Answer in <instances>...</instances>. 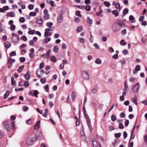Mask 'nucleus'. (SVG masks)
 <instances>
[{
    "instance_id": "nucleus-1",
    "label": "nucleus",
    "mask_w": 147,
    "mask_h": 147,
    "mask_svg": "<svg viewBox=\"0 0 147 147\" xmlns=\"http://www.w3.org/2000/svg\"><path fill=\"white\" fill-rule=\"evenodd\" d=\"M84 114L85 118L86 119L88 127L89 130L91 131H92V128L91 127L90 121L89 119V117L88 114L86 113H85Z\"/></svg>"
},
{
    "instance_id": "nucleus-2",
    "label": "nucleus",
    "mask_w": 147,
    "mask_h": 147,
    "mask_svg": "<svg viewBox=\"0 0 147 147\" xmlns=\"http://www.w3.org/2000/svg\"><path fill=\"white\" fill-rule=\"evenodd\" d=\"M3 125L7 131L10 130L11 129V124L8 121H5L3 122Z\"/></svg>"
},
{
    "instance_id": "nucleus-3",
    "label": "nucleus",
    "mask_w": 147,
    "mask_h": 147,
    "mask_svg": "<svg viewBox=\"0 0 147 147\" xmlns=\"http://www.w3.org/2000/svg\"><path fill=\"white\" fill-rule=\"evenodd\" d=\"M83 78L85 80H88L89 78V75L88 73L86 71H82V72Z\"/></svg>"
},
{
    "instance_id": "nucleus-4",
    "label": "nucleus",
    "mask_w": 147,
    "mask_h": 147,
    "mask_svg": "<svg viewBox=\"0 0 147 147\" xmlns=\"http://www.w3.org/2000/svg\"><path fill=\"white\" fill-rule=\"evenodd\" d=\"M35 141H36V139L34 138H29L27 140L26 143L27 145L30 146L33 144Z\"/></svg>"
},
{
    "instance_id": "nucleus-5",
    "label": "nucleus",
    "mask_w": 147,
    "mask_h": 147,
    "mask_svg": "<svg viewBox=\"0 0 147 147\" xmlns=\"http://www.w3.org/2000/svg\"><path fill=\"white\" fill-rule=\"evenodd\" d=\"M140 87V84L138 83H137L136 85H134L132 88L133 92L134 93L137 92L138 91Z\"/></svg>"
},
{
    "instance_id": "nucleus-6",
    "label": "nucleus",
    "mask_w": 147,
    "mask_h": 147,
    "mask_svg": "<svg viewBox=\"0 0 147 147\" xmlns=\"http://www.w3.org/2000/svg\"><path fill=\"white\" fill-rule=\"evenodd\" d=\"M42 136V134L40 132H37L35 135V137L33 138L36 139V141L40 139Z\"/></svg>"
},
{
    "instance_id": "nucleus-7",
    "label": "nucleus",
    "mask_w": 147,
    "mask_h": 147,
    "mask_svg": "<svg viewBox=\"0 0 147 147\" xmlns=\"http://www.w3.org/2000/svg\"><path fill=\"white\" fill-rule=\"evenodd\" d=\"M19 36H12L11 38V41L14 43H18L19 42Z\"/></svg>"
},
{
    "instance_id": "nucleus-8",
    "label": "nucleus",
    "mask_w": 147,
    "mask_h": 147,
    "mask_svg": "<svg viewBox=\"0 0 147 147\" xmlns=\"http://www.w3.org/2000/svg\"><path fill=\"white\" fill-rule=\"evenodd\" d=\"M92 144L93 147H101L100 144H98L95 138L92 140Z\"/></svg>"
},
{
    "instance_id": "nucleus-9",
    "label": "nucleus",
    "mask_w": 147,
    "mask_h": 147,
    "mask_svg": "<svg viewBox=\"0 0 147 147\" xmlns=\"http://www.w3.org/2000/svg\"><path fill=\"white\" fill-rule=\"evenodd\" d=\"M12 59L10 57H9L8 62L7 63V65L8 68L10 69L11 68L12 66Z\"/></svg>"
},
{
    "instance_id": "nucleus-10",
    "label": "nucleus",
    "mask_w": 147,
    "mask_h": 147,
    "mask_svg": "<svg viewBox=\"0 0 147 147\" xmlns=\"http://www.w3.org/2000/svg\"><path fill=\"white\" fill-rule=\"evenodd\" d=\"M63 13H61L59 16L57 18V22L58 23L61 22L63 20Z\"/></svg>"
},
{
    "instance_id": "nucleus-11",
    "label": "nucleus",
    "mask_w": 147,
    "mask_h": 147,
    "mask_svg": "<svg viewBox=\"0 0 147 147\" xmlns=\"http://www.w3.org/2000/svg\"><path fill=\"white\" fill-rule=\"evenodd\" d=\"M116 23L120 26L121 27L125 26V24L122 20H117L116 21Z\"/></svg>"
},
{
    "instance_id": "nucleus-12",
    "label": "nucleus",
    "mask_w": 147,
    "mask_h": 147,
    "mask_svg": "<svg viewBox=\"0 0 147 147\" xmlns=\"http://www.w3.org/2000/svg\"><path fill=\"white\" fill-rule=\"evenodd\" d=\"M113 31V32H115L120 30V28L117 26L113 25L112 27Z\"/></svg>"
},
{
    "instance_id": "nucleus-13",
    "label": "nucleus",
    "mask_w": 147,
    "mask_h": 147,
    "mask_svg": "<svg viewBox=\"0 0 147 147\" xmlns=\"http://www.w3.org/2000/svg\"><path fill=\"white\" fill-rule=\"evenodd\" d=\"M30 72L29 71H28L27 72L26 74L25 75L24 77L26 79V80H29L30 79Z\"/></svg>"
},
{
    "instance_id": "nucleus-14",
    "label": "nucleus",
    "mask_w": 147,
    "mask_h": 147,
    "mask_svg": "<svg viewBox=\"0 0 147 147\" xmlns=\"http://www.w3.org/2000/svg\"><path fill=\"white\" fill-rule=\"evenodd\" d=\"M43 22L42 19L40 17H38L37 18L36 20V22L39 24H41Z\"/></svg>"
},
{
    "instance_id": "nucleus-15",
    "label": "nucleus",
    "mask_w": 147,
    "mask_h": 147,
    "mask_svg": "<svg viewBox=\"0 0 147 147\" xmlns=\"http://www.w3.org/2000/svg\"><path fill=\"white\" fill-rule=\"evenodd\" d=\"M45 32L44 35L45 37H47L48 36H50L52 35L51 32H49V31H48L45 30Z\"/></svg>"
},
{
    "instance_id": "nucleus-16",
    "label": "nucleus",
    "mask_w": 147,
    "mask_h": 147,
    "mask_svg": "<svg viewBox=\"0 0 147 147\" xmlns=\"http://www.w3.org/2000/svg\"><path fill=\"white\" fill-rule=\"evenodd\" d=\"M40 122V121H38L36 123L34 127V129H38L39 128Z\"/></svg>"
},
{
    "instance_id": "nucleus-17",
    "label": "nucleus",
    "mask_w": 147,
    "mask_h": 147,
    "mask_svg": "<svg viewBox=\"0 0 147 147\" xmlns=\"http://www.w3.org/2000/svg\"><path fill=\"white\" fill-rule=\"evenodd\" d=\"M120 6V4L119 3H117L115 4V7L117 10L118 11V12H119L121 10Z\"/></svg>"
},
{
    "instance_id": "nucleus-18",
    "label": "nucleus",
    "mask_w": 147,
    "mask_h": 147,
    "mask_svg": "<svg viewBox=\"0 0 147 147\" xmlns=\"http://www.w3.org/2000/svg\"><path fill=\"white\" fill-rule=\"evenodd\" d=\"M133 103L135 104L136 105H137V97L135 96L133 98L131 99Z\"/></svg>"
},
{
    "instance_id": "nucleus-19",
    "label": "nucleus",
    "mask_w": 147,
    "mask_h": 147,
    "mask_svg": "<svg viewBox=\"0 0 147 147\" xmlns=\"http://www.w3.org/2000/svg\"><path fill=\"white\" fill-rule=\"evenodd\" d=\"M5 47L6 49L10 47L11 44L9 42L7 41L5 43Z\"/></svg>"
},
{
    "instance_id": "nucleus-20",
    "label": "nucleus",
    "mask_w": 147,
    "mask_h": 147,
    "mask_svg": "<svg viewBox=\"0 0 147 147\" xmlns=\"http://www.w3.org/2000/svg\"><path fill=\"white\" fill-rule=\"evenodd\" d=\"M59 50L58 47L57 46L55 45L53 47V51L54 52L57 53L58 52Z\"/></svg>"
},
{
    "instance_id": "nucleus-21",
    "label": "nucleus",
    "mask_w": 147,
    "mask_h": 147,
    "mask_svg": "<svg viewBox=\"0 0 147 147\" xmlns=\"http://www.w3.org/2000/svg\"><path fill=\"white\" fill-rule=\"evenodd\" d=\"M51 40V38H45L43 40V42L44 43H47L49 41Z\"/></svg>"
},
{
    "instance_id": "nucleus-22",
    "label": "nucleus",
    "mask_w": 147,
    "mask_h": 147,
    "mask_svg": "<svg viewBox=\"0 0 147 147\" xmlns=\"http://www.w3.org/2000/svg\"><path fill=\"white\" fill-rule=\"evenodd\" d=\"M11 84L12 85H14L15 86H16V82L15 81L13 77L11 78Z\"/></svg>"
},
{
    "instance_id": "nucleus-23",
    "label": "nucleus",
    "mask_w": 147,
    "mask_h": 147,
    "mask_svg": "<svg viewBox=\"0 0 147 147\" xmlns=\"http://www.w3.org/2000/svg\"><path fill=\"white\" fill-rule=\"evenodd\" d=\"M7 16V17H14L15 16V13L14 12H11Z\"/></svg>"
},
{
    "instance_id": "nucleus-24",
    "label": "nucleus",
    "mask_w": 147,
    "mask_h": 147,
    "mask_svg": "<svg viewBox=\"0 0 147 147\" xmlns=\"http://www.w3.org/2000/svg\"><path fill=\"white\" fill-rule=\"evenodd\" d=\"M39 94V92L37 90H35L33 92V96H34L36 98L38 97V94Z\"/></svg>"
},
{
    "instance_id": "nucleus-25",
    "label": "nucleus",
    "mask_w": 147,
    "mask_h": 147,
    "mask_svg": "<svg viewBox=\"0 0 147 147\" xmlns=\"http://www.w3.org/2000/svg\"><path fill=\"white\" fill-rule=\"evenodd\" d=\"M112 13L116 17L118 16L119 14L118 12L115 10L112 11Z\"/></svg>"
},
{
    "instance_id": "nucleus-26",
    "label": "nucleus",
    "mask_w": 147,
    "mask_h": 147,
    "mask_svg": "<svg viewBox=\"0 0 147 147\" xmlns=\"http://www.w3.org/2000/svg\"><path fill=\"white\" fill-rule=\"evenodd\" d=\"M51 51L50 50H48L45 54L47 57V59H49L50 57V55L51 54Z\"/></svg>"
},
{
    "instance_id": "nucleus-27",
    "label": "nucleus",
    "mask_w": 147,
    "mask_h": 147,
    "mask_svg": "<svg viewBox=\"0 0 147 147\" xmlns=\"http://www.w3.org/2000/svg\"><path fill=\"white\" fill-rule=\"evenodd\" d=\"M28 107L26 106H24L22 107V109L24 112L27 111L28 110Z\"/></svg>"
},
{
    "instance_id": "nucleus-28",
    "label": "nucleus",
    "mask_w": 147,
    "mask_h": 147,
    "mask_svg": "<svg viewBox=\"0 0 147 147\" xmlns=\"http://www.w3.org/2000/svg\"><path fill=\"white\" fill-rule=\"evenodd\" d=\"M10 94V92L8 91H7L4 95V98H6Z\"/></svg>"
},
{
    "instance_id": "nucleus-29",
    "label": "nucleus",
    "mask_w": 147,
    "mask_h": 147,
    "mask_svg": "<svg viewBox=\"0 0 147 147\" xmlns=\"http://www.w3.org/2000/svg\"><path fill=\"white\" fill-rule=\"evenodd\" d=\"M124 85H125V88L124 89V91H127L128 89V86L127 84V82L126 81H125L124 82Z\"/></svg>"
},
{
    "instance_id": "nucleus-30",
    "label": "nucleus",
    "mask_w": 147,
    "mask_h": 147,
    "mask_svg": "<svg viewBox=\"0 0 147 147\" xmlns=\"http://www.w3.org/2000/svg\"><path fill=\"white\" fill-rule=\"evenodd\" d=\"M87 22L90 25L92 23V20L90 19V17H87Z\"/></svg>"
},
{
    "instance_id": "nucleus-31",
    "label": "nucleus",
    "mask_w": 147,
    "mask_h": 147,
    "mask_svg": "<svg viewBox=\"0 0 147 147\" xmlns=\"http://www.w3.org/2000/svg\"><path fill=\"white\" fill-rule=\"evenodd\" d=\"M51 61L53 62H56L57 61V59L54 56H52L51 57Z\"/></svg>"
},
{
    "instance_id": "nucleus-32",
    "label": "nucleus",
    "mask_w": 147,
    "mask_h": 147,
    "mask_svg": "<svg viewBox=\"0 0 147 147\" xmlns=\"http://www.w3.org/2000/svg\"><path fill=\"white\" fill-rule=\"evenodd\" d=\"M48 112V110L47 109H46L45 110V112L43 115V116L45 117H47Z\"/></svg>"
},
{
    "instance_id": "nucleus-33",
    "label": "nucleus",
    "mask_w": 147,
    "mask_h": 147,
    "mask_svg": "<svg viewBox=\"0 0 147 147\" xmlns=\"http://www.w3.org/2000/svg\"><path fill=\"white\" fill-rule=\"evenodd\" d=\"M43 18L45 20H47L49 18V14H45L43 16Z\"/></svg>"
},
{
    "instance_id": "nucleus-34",
    "label": "nucleus",
    "mask_w": 147,
    "mask_h": 147,
    "mask_svg": "<svg viewBox=\"0 0 147 147\" xmlns=\"http://www.w3.org/2000/svg\"><path fill=\"white\" fill-rule=\"evenodd\" d=\"M95 63L96 64H100L101 63L102 61L100 59H97L95 60Z\"/></svg>"
},
{
    "instance_id": "nucleus-35",
    "label": "nucleus",
    "mask_w": 147,
    "mask_h": 147,
    "mask_svg": "<svg viewBox=\"0 0 147 147\" xmlns=\"http://www.w3.org/2000/svg\"><path fill=\"white\" fill-rule=\"evenodd\" d=\"M129 12V10L128 9L125 8V9L123 10V15H125L127 14Z\"/></svg>"
},
{
    "instance_id": "nucleus-36",
    "label": "nucleus",
    "mask_w": 147,
    "mask_h": 147,
    "mask_svg": "<svg viewBox=\"0 0 147 147\" xmlns=\"http://www.w3.org/2000/svg\"><path fill=\"white\" fill-rule=\"evenodd\" d=\"M75 7L80 9H82L83 10L85 8L84 6V5H75Z\"/></svg>"
},
{
    "instance_id": "nucleus-37",
    "label": "nucleus",
    "mask_w": 147,
    "mask_h": 147,
    "mask_svg": "<svg viewBox=\"0 0 147 147\" xmlns=\"http://www.w3.org/2000/svg\"><path fill=\"white\" fill-rule=\"evenodd\" d=\"M24 67V65H23L22 66H21L18 69V71L20 73L22 71V70L23 69Z\"/></svg>"
},
{
    "instance_id": "nucleus-38",
    "label": "nucleus",
    "mask_w": 147,
    "mask_h": 147,
    "mask_svg": "<svg viewBox=\"0 0 147 147\" xmlns=\"http://www.w3.org/2000/svg\"><path fill=\"white\" fill-rule=\"evenodd\" d=\"M35 32V31L34 30H30L28 32V34H29L32 35L34 34Z\"/></svg>"
},
{
    "instance_id": "nucleus-39",
    "label": "nucleus",
    "mask_w": 147,
    "mask_h": 147,
    "mask_svg": "<svg viewBox=\"0 0 147 147\" xmlns=\"http://www.w3.org/2000/svg\"><path fill=\"white\" fill-rule=\"evenodd\" d=\"M44 88L45 91L47 92H48L49 91V85L48 84H46L44 86Z\"/></svg>"
},
{
    "instance_id": "nucleus-40",
    "label": "nucleus",
    "mask_w": 147,
    "mask_h": 147,
    "mask_svg": "<svg viewBox=\"0 0 147 147\" xmlns=\"http://www.w3.org/2000/svg\"><path fill=\"white\" fill-rule=\"evenodd\" d=\"M46 26L49 27H51L53 25V23L51 22H48L46 23Z\"/></svg>"
},
{
    "instance_id": "nucleus-41",
    "label": "nucleus",
    "mask_w": 147,
    "mask_h": 147,
    "mask_svg": "<svg viewBox=\"0 0 147 147\" xmlns=\"http://www.w3.org/2000/svg\"><path fill=\"white\" fill-rule=\"evenodd\" d=\"M75 14L76 16H78L80 17H81L82 16V15L80 14V11H76Z\"/></svg>"
},
{
    "instance_id": "nucleus-42",
    "label": "nucleus",
    "mask_w": 147,
    "mask_h": 147,
    "mask_svg": "<svg viewBox=\"0 0 147 147\" xmlns=\"http://www.w3.org/2000/svg\"><path fill=\"white\" fill-rule=\"evenodd\" d=\"M100 11L99 12L97 13L96 14V15L98 16H99L101 14L102 12V9L101 7H100Z\"/></svg>"
},
{
    "instance_id": "nucleus-43",
    "label": "nucleus",
    "mask_w": 147,
    "mask_h": 147,
    "mask_svg": "<svg viewBox=\"0 0 147 147\" xmlns=\"http://www.w3.org/2000/svg\"><path fill=\"white\" fill-rule=\"evenodd\" d=\"M71 96L72 100L74 101L75 98V94L72 92H71Z\"/></svg>"
},
{
    "instance_id": "nucleus-44",
    "label": "nucleus",
    "mask_w": 147,
    "mask_h": 147,
    "mask_svg": "<svg viewBox=\"0 0 147 147\" xmlns=\"http://www.w3.org/2000/svg\"><path fill=\"white\" fill-rule=\"evenodd\" d=\"M91 8V7L90 5H87L85 7L86 9V11H90Z\"/></svg>"
},
{
    "instance_id": "nucleus-45",
    "label": "nucleus",
    "mask_w": 147,
    "mask_h": 147,
    "mask_svg": "<svg viewBox=\"0 0 147 147\" xmlns=\"http://www.w3.org/2000/svg\"><path fill=\"white\" fill-rule=\"evenodd\" d=\"M82 30V27L80 26L76 29V31L79 32H81Z\"/></svg>"
},
{
    "instance_id": "nucleus-46",
    "label": "nucleus",
    "mask_w": 147,
    "mask_h": 147,
    "mask_svg": "<svg viewBox=\"0 0 147 147\" xmlns=\"http://www.w3.org/2000/svg\"><path fill=\"white\" fill-rule=\"evenodd\" d=\"M20 61L21 62H24L25 61V58L24 57H21L20 58Z\"/></svg>"
},
{
    "instance_id": "nucleus-47",
    "label": "nucleus",
    "mask_w": 147,
    "mask_h": 147,
    "mask_svg": "<svg viewBox=\"0 0 147 147\" xmlns=\"http://www.w3.org/2000/svg\"><path fill=\"white\" fill-rule=\"evenodd\" d=\"M40 82L42 83H45L46 82V79L45 78H41L40 80Z\"/></svg>"
},
{
    "instance_id": "nucleus-48",
    "label": "nucleus",
    "mask_w": 147,
    "mask_h": 147,
    "mask_svg": "<svg viewBox=\"0 0 147 147\" xmlns=\"http://www.w3.org/2000/svg\"><path fill=\"white\" fill-rule=\"evenodd\" d=\"M104 4L107 7H109L110 6V3L109 2L105 1L104 2Z\"/></svg>"
},
{
    "instance_id": "nucleus-49",
    "label": "nucleus",
    "mask_w": 147,
    "mask_h": 147,
    "mask_svg": "<svg viewBox=\"0 0 147 147\" xmlns=\"http://www.w3.org/2000/svg\"><path fill=\"white\" fill-rule=\"evenodd\" d=\"M116 117L114 115H112L111 117V120L113 121H115L116 120Z\"/></svg>"
},
{
    "instance_id": "nucleus-50",
    "label": "nucleus",
    "mask_w": 147,
    "mask_h": 147,
    "mask_svg": "<svg viewBox=\"0 0 147 147\" xmlns=\"http://www.w3.org/2000/svg\"><path fill=\"white\" fill-rule=\"evenodd\" d=\"M24 86L26 88L28 87L29 86L28 82L27 81H26L25 82L24 84Z\"/></svg>"
},
{
    "instance_id": "nucleus-51",
    "label": "nucleus",
    "mask_w": 147,
    "mask_h": 147,
    "mask_svg": "<svg viewBox=\"0 0 147 147\" xmlns=\"http://www.w3.org/2000/svg\"><path fill=\"white\" fill-rule=\"evenodd\" d=\"M119 129H122L124 128V126L121 123H120L119 125Z\"/></svg>"
},
{
    "instance_id": "nucleus-52",
    "label": "nucleus",
    "mask_w": 147,
    "mask_h": 147,
    "mask_svg": "<svg viewBox=\"0 0 147 147\" xmlns=\"http://www.w3.org/2000/svg\"><path fill=\"white\" fill-rule=\"evenodd\" d=\"M126 44V43L124 42V40H122L120 41V44L121 45H125Z\"/></svg>"
},
{
    "instance_id": "nucleus-53",
    "label": "nucleus",
    "mask_w": 147,
    "mask_h": 147,
    "mask_svg": "<svg viewBox=\"0 0 147 147\" xmlns=\"http://www.w3.org/2000/svg\"><path fill=\"white\" fill-rule=\"evenodd\" d=\"M135 69L137 70V71H139L140 70V66L139 65H137L135 67Z\"/></svg>"
},
{
    "instance_id": "nucleus-54",
    "label": "nucleus",
    "mask_w": 147,
    "mask_h": 147,
    "mask_svg": "<svg viewBox=\"0 0 147 147\" xmlns=\"http://www.w3.org/2000/svg\"><path fill=\"white\" fill-rule=\"evenodd\" d=\"M121 134L119 133H116L115 134V136L117 138H119L121 136Z\"/></svg>"
},
{
    "instance_id": "nucleus-55",
    "label": "nucleus",
    "mask_w": 147,
    "mask_h": 147,
    "mask_svg": "<svg viewBox=\"0 0 147 147\" xmlns=\"http://www.w3.org/2000/svg\"><path fill=\"white\" fill-rule=\"evenodd\" d=\"M16 52L15 51L11 52L10 54V56H16Z\"/></svg>"
},
{
    "instance_id": "nucleus-56",
    "label": "nucleus",
    "mask_w": 147,
    "mask_h": 147,
    "mask_svg": "<svg viewBox=\"0 0 147 147\" xmlns=\"http://www.w3.org/2000/svg\"><path fill=\"white\" fill-rule=\"evenodd\" d=\"M28 9L29 10H32L34 8V5L32 4L29 5L28 7Z\"/></svg>"
},
{
    "instance_id": "nucleus-57",
    "label": "nucleus",
    "mask_w": 147,
    "mask_h": 147,
    "mask_svg": "<svg viewBox=\"0 0 147 147\" xmlns=\"http://www.w3.org/2000/svg\"><path fill=\"white\" fill-rule=\"evenodd\" d=\"M136 80V78L134 77H131L130 78L129 80V81L130 82H134Z\"/></svg>"
},
{
    "instance_id": "nucleus-58",
    "label": "nucleus",
    "mask_w": 147,
    "mask_h": 147,
    "mask_svg": "<svg viewBox=\"0 0 147 147\" xmlns=\"http://www.w3.org/2000/svg\"><path fill=\"white\" fill-rule=\"evenodd\" d=\"M25 21L24 18V17H21L20 18V22L21 23H23Z\"/></svg>"
},
{
    "instance_id": "nucleus-59",
    "label": "nucleus",
    "mask_w": 147,
    "mask_h": 147,
    "mask_svg": "<svg viewBox=\"0 0 147 147\" xmlns=\"http://www.w3.org/2000/svg\"><path fill=\"white\" fill-rule=\"evenodd\" d=\"M129 121L128 120H126L124 123L126 127H127L129 124Z\"/></svg>"
},
{
    "instance_id": "nucleus-60",
    "label": "nucleus",
    "mask_w": 147,
    "mask_h": 147,
    "mask_svg": "<svg viewBox=\"0 0 147 147\" xmlns=\"http://www.w3.org/2000/svg\"><path fill=\"white\" fill-rule=\"evenodd\" d=\"M32 120L29 119L27 121V123L28 125H30L32 123Z\"/></svg>"
},
{
    "instance_id": "nucleus-61",
    "label": "nucleus",
    "mask_w": 147,
    "mask_h": 147,
    "mask_svg": "<svg viewBox=\"0 0 147 147\" xmlns=\"http://www.w3.org/2000/svg\"><path fill=\"white\" fill-rule=\"evenodd\" d=\"M74 21L75 22L78 23L80 22V19L76 17L75 18Z\"/></svg>"
},
{
    "instance_id": "nucleus-62",
    "label": "nucleus",
    "mask_w": 147,
    "mask_h": 147,
    "mask_svg": "<svg viewBox=\"0 0 147 147\" xmlns=\"http://www.w3.org/2000/svg\"><path fill=\"white\" fill-rule=\"evenodd\" d=\"M16 28V26L14 25H12L11 26L10 29L12 30H15Z\"/></svg>"
},
{
    "instance_id": "nucleus-63",
    "label": "nucleus",
    "mask_w": 147,
    "mask_h": 147,
    "mask_svg": "<svg viewBox=\"0 0 147 147\" xmlns=\"http://www.w3.org/2000/svg\"><path fill=\"white\" fill-rule=\"evenodd\" d=\"M127 132L125 131H124L123 132V136L124 139H125L127 137Z\"/></svg>"
},
{
    "instance_id": "nucleus-64",
    "label": "nucleus",
    "mask_w": 147,
    "mask_h": 147,
    "mask_svg": "<svg viewBox=\"0 0 147 147\" xmlns=\"http://www.w3.org/2000/svg\"><path fill=\"white\" fill-rule=\"evenodd\" d=\"M36 15V13L35 12H30L29 14V15L30 16H34Z\"/></svg>"
}]
</instances>
